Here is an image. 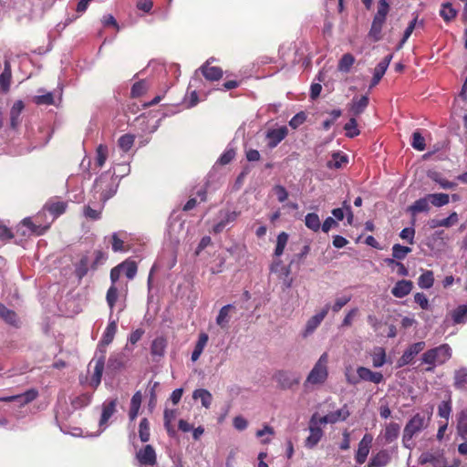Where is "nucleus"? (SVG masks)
Wrapping results in <instances>:
<instances>
[{
	"instance_id": "1",
	"label": "nucleus",
	"mask_w": 467,
	"mask_h": 467,
	"mask_svg": "<svg viewBox=\"0 0 467 467\" xmlns=\"http://www.w3.org/2000/svg\"><path fill=\"white\" fill-rule=\"evenodd\" d=\"M451 356V348L448 344H441L424 352L421 356V362L428 365L425 371L433 372L436 366L443 365Z\"/></svg>"
},
{
	"instance_id": "2",
	"label": "nucleus",
	"mask_w": 467,
	"mask_h": 467,
	"mask_svg": "<svg viewBox=\"0 0 467 467\" xmlns=\"http://www.w3.org/2000/svg\"><path fill=\"white\" fill-rule=\"evenodd\" d=\"M328 354L324 352L308 373L304 386L305 388L322 386L328 378Z\"/></svg>"
},
{
	"instance_id": "3",
	"label": "nucleus",
	"mask_w": 467,
	"mask_h": 467,
	"mask_svg": "<svg viewBox=\"0 0 467 467\" xmlns=\"http://www.w3.org/2000/svg\"><path fill=\"white\" fill-rule=\"evenodd\" d=\"M429 420L430 418H425L424 415L417 413L407 422L402 436L404 447L408 449L412 447V438L427 428Z\"/></svg>"
},
{
	"instance_id": "4",
	"label": "nucleus",
	"mask_w": 467,
	"mask_h": 467,
	"mask_svg": "<svg viewBox=\"0 0 467 467\" xmlns=\"http://www.w3.org/2000/svg\"><path fill=\"white\" fill-rule=\"evenodd\" d=\"M115 171L110 173L107 171L102 173L99 178L95 181L94 189L100 193L101 199L105 202L111 198L117 192L119 183L114 178Z\"/></svg>"
},
{
	"instance_id": "5",
	"label": "nucleus",
	"mask_w": 467,
	"mask_h": 467,
	"mask_svg": "<svg viewBox=\"0 0 467 467\" xmlns=\"http://www.w3.org/2000/svg\"><path fill=\"white\" fill-rule=\"evenodd\" d=\"M329 310L330 305L326 304L319 312L316 313L309 319H307L304 328L301 331V336L303 338H307L308 337L314 334V332L321 325L322 321L328 314Z\"/></svg>"
},
{
	"instance_id": "6",
	"label": "nucleus",
	"mask_w": 467,
	"mask_h": 467,
	"mask_svg": "<svg viewBox=\"0 0 467 467\" xmlns=\"http://www.w3.org/2000/svg\"><path fill=\"white\" fill-rule=\"evenodd\" d=\"M419 462L420 464L431 463L433 467H459V465H460L459 460H454L452 465H448L442 453H441L439 451L422 452L419 458Z\"/></svg>"
},
{
	"instance_id": "7",
	"label": "nucleus",
	"mask_w": 467,
	"mask_h": 467,
	"mask_svg": "<svg viewBox=\"0 0 467 467\" xmlns=\"http://www.w3.org/2000/svg\"><path fill=\"white\" fill-rule=\"evenodd\" d=\"M321 425L318 422L317 414H314L310 420L309 431L310 434L306 440V446L308 448H314L321 440L323 436V431L319 427Z\"/></svg>"
},
{
	"instance_id": "8",
	"label": "nucleus",
	"mask_w": 467,
	"mask_h": 467,
	"mask_svg": "<svg viewBox=\"0 0 467 467\" xmlns=\"http://www.w3.org/2000/svg\"><path fill=\"white\" fill-rule=\"evenodd\" d=\"M425 342L420 341L414 344H411L402 354V356L398 360V367H404L414 359V358L421 352L425 348Z\"/></svg>"
},
{
	"instance_id": "9",
	"label": "nucleus",
	"mask_w": 467,
	"mask_h": 467,
	"mask_svg": "<svg viewBox=\"0 0 467 467\" xmlns=\"http://www.w3.org/2000/svg\"><path fill=\"white\" fill-rule=\"evenodd\" d=\"M118 404L117 399L107 400L102 404V411L99 426L103 431L108 427V421L110 417L116 412V407Z\"/></svg>"
},
{
	"instance_id": "10",
	"label": "nucleus",
	"mask_w": 467,
	"mask_h": 467,
	"mask_svg": "<svg viewBox=\"0 0 467 467\" xmlns=\"http://www.w3.org/2000/svg\"><path fill=\"white\" fill-rule=\"evenodd\" d=\"M358 384L360 381H368L374 384H379L383 381L381 372L372 371L370 368L359 366L357 368Z\"/></svg>"
},
{
	"instance_id": "11",
	"label": "nucleus",
	"mask_w": 467,
	"mask_h": 467,
	"mask_svg": "<svg viewBox=\"0 0 467 467\" xmlns=\"http://www.w3.org/2000/svg\"><path fill=\"white\" fill-rule=\"evenodd\" d=\"M278 386L284 389H291L299 383V379L289 371L280 370L274 376Z\"/></svg>"
},
{
	"instance_id": "12",
	"label": "nucleus",
	"mask_w": 467,
	"mask_h": 467,
	"mask_svg": "<svg viewBox=\"0 0 467 467\" xmlns=\"http://www.w3.org/2000/svg\"><path fill=\"white\" fill-rule=\"evenodd\" d=\"M373 436L371 434H365L358 443V448L356 452L355 460L358 463L362 464L366 462L369 453Z\"/></svg>"
},
{
	"instance_id": "13",
	"label": "nucleus",
	"mask_w": 467,
	"mask_h": 467,
	"mask_svg": "<svg viewBox=\"0 0 467 467\" xmlns=\"http://www.w3.org/2000/svg\"><path fill=\"white\" fill-rule=\"evenodd\" d=\"M288 134V130L285 126L277 129L268 130L266 132L267 146L270 149L275 148Z\"/></svg>"
},
{
	"instance_id": "14",
	"label": "nucleus",
	"mask_w": 467,
	"mask_h": 467,
	"mask_svg": "<svg viewBox=\"0 0 467 467\" xmlns=\"http://www.w3.org/2000/svg\"><path fill=\"white\" fill-rule=\"evenodd\" d=\"M348 416H349V411L348 410L347 405H345L341 409H339L336 411H332L323 417L317 418V420L320 424H327V423L333 424L337 421L346 420Z\"/></svg>"
},
{
	"instance_id": "15",
	"label": "nucleus",
	"mask_w": 467,
	"mask_h": 467,
	"mask_svg": "<svg viewBox=\"0 0 467 467\" xmlns=\"http://www.w3.org/2000/svg\"><path fill=\"white\" fill-rule=\"evenodd\" d=\"M137 460L140 465L153 466L156 464V452L151 445H146L136 454Z\"/></svg>"
},
{
	"instance_id": "16",
	"label": "nucleus",
	"mask_w": 467,
	"mask_h": 467,
	"mask_svg": "<svg viewBox=\"0 0 467 467\" xmlns=\"http://www.w3.org/2000/svg\"><path fill=\"white\" fill-rule=\"evenodd\" d=\"M239 212H221L220 221L213 226V232L215 234L221 233L229 223H234L239 216Z\"/></svg>"
},
{
	"instance_id": "17",
	"label": "nucleus",
	"mask_w": 467,
	"mask_h": 467,
	"mask_svg": "<svg viewBox=\"0 0 467 467\" xmlns=\"http://www.w3.org/2000/svg\"><path fill=\"white\" fill-rule=\"evenodd\" d=\"M400 426L396 422H389L386 424L385 429L379 436V439L382 437L385 444H389L396 441L400 435Z\"/></svg>"
},
{
	"instance_id": "18",
	"label": "nucleus",
	"mask_w": 467,
	"mask_h": 467,
	"mask_svg": "<svg viewBox=\"0 0 467 467\" xmlns=\"http://www.w3.org/2000/svg\"><path fill=\"white\" fill-rule=\"evenodd\" d=\"M453 387L467 392V367L462 366L453 371Z\"/></svg>"
},
{
	"instance_id": "19",
	"label": "nucleus",
	"mask_w": 467,
	"mask_h": 467,
	"mask_svg": "<svg viewBox=\"0 0 467 467\" xmlns=\"http://www.w3.org/2000/svg\"><path fill=\"white\" fill-rule=\"evenodd\" d=\"M24 108L25 105L22 100L16 101L12 106L10 109V127L13 130H16L20 126L22 122L21 114Z\"/></svg>"
},
{
	"instance_id": "20",
	"label": "nucleus",
	"mask_w": 467,
	"mask_h": 467,
	"mask_svg": "<svg viewBox=\"0 0 467 467\" xmlns=\"http://www.w3.org/2000/svg\"><path fill=\"white\" fill-rule=\"evenodd\" d=\"M413 287V284L410 280L398 281L393 286L391 293L397 298H402L408 296Z\"/></svg>"
},
{
	"instance_id": "21",
	"label": "nucleus",
	"mask_w": 467,
	"mask_h": 467,
	"mask_svg": "<svg viewBox=\"0 0 467 467\" xmlns=\"http://www.w3.org/2000/svg\"><path fill=\"white\" fill-rule=\"evenodd\" d=\"M234 306L231 304L223 306L216 317V324L223 329H227L231 320V311Z\"/></svg>"
},
{
	"instance_id": "22",
	"label": "nucleus",
	"mask_w": 467,
	"mask_h": 467,
	"mask_svg": "<svg viewBox=\"0 0 467 467\" xmlns=\"http://www.w3.org/2000/svg\"><path fill=\"white\" fill-rule=\"evenodd\" d=\"M389 462V452L387 450H381L370 458L368 467H385Z\"/></svg>"
},
{
	"instance_id": "23",
	"label": "nucleus",
	"mask_w": 467,
	"mask_h": 467,
	"mask_svg": "<svg viewBox=\"0 0 467 467\" xmlns=\"http://www.w3.org/2000/svg\"><path fill=\"white\" fill-rule=\"evenodd\" d=\"M4 64V70L0 74V87L4 92H7L10 88L12 70L10 62L8 60H5Z\"/></svg>"
},
{
	"instance_id": "24",
	"label": "nucleus",
	"mask_w": 467,
	"mask_h": 467,
	"mask_svg": "<svg viewBox=\"0 0 467 467\" xmlns=\"http://www.w3.org/2000/svg\"><path fill=\"white\" fill-rule=\"evenodd\" d=\"M94 362V372L91 377L90 385L93 388H97L101 382V378L104 370V357L96 359Z\"/></svg>"
},
{
	"instance_id": "25",
	"label": "nucleus",
	"mask_w": 467,
	"mask_h": 467,
	"mask_svg": "<svg viewBox=\"0 0 467 467\" xmlns=\"http://www.w3.org/2000/svg\"><path fill=\"white\" fill-rule=\"evenodd\" d=\"M368 105V96H362L359 99L354 98L352 99V103L350 104L349 110L351 114L356 117L360 115Z\"/></svg>"
},
{
	"instance_id": "26",
	"label": "nucleus",
	"mask_w": 467,
	"mask_h": 467,
	"mask_svg": "<svg viewBox=\"0 0 467 467\" xmlns=\"http://www.w3.org/2000/svg\"><path fill=\"white\" fill-rule=\"evenodd\" d=\"M208 340H209V337L206 333L199 334L198 340H197L194 349L192 353V357H191L192 361L195 362L199 359L204 348L207 345Z\"/></svg>"
},
{
	"instance_id": "27",
	"label": "nucleus",
	"mask_w": 467,
	"mask_h": 467,
	"mask_svg": "<svg viewBox=\"0 0 467 467\" xmlns=\"http://www.w3.org/2000/svg\"><path fill=\"white\" fill-rule=\"evenodd\" d=\"M0 317L7 324L17 327L19 319L15 311L7 308L5 305L0 303Z\"/></svg>"
},
{
	"instance_id": "28",
	"label": "nucleus",
	"mask_w": 467,
	"mask_h": 467,
	"mask_svg": "<svg viewBox=\"0 0 467 467\" xmlns=\"http://www.w3.org/2000/svg\"><path fill=\"white\" fill-rule=\"evenodd\" d=\"M372 366L374 368H381L387 362L386 351L381 347H376L370 353Z\"/></svg>"
},
{
	"instance_id": "29",
	"label": "nucleus",
	"mask_w": 467,
	"mask_h": 467,
	"mask_svg": "<svg viewBox=\"0 0 467 467\" xmlns=\"http://www.w3.org/2000/svg\"><path fill=\"white\" fill-rule=\"evenodd\" d=\"M430 199L428 198V194L423 197V198H420L419 200H417L416 202H414V203L412 205H410L409 207V211L412 213V214H416V213H427L430 211Z\"/></svg>"
},
{
	"instance_id": "30",
	"label": "nucleus",
	"mask_w": 467,
	"mask_h": 467,
	"mask_svg": "<svg viewBox=\"0 0 467 467\" xmlns=\"http://www.w3.org/2000/svg\"><path fill=\"white\" fill-rule=\"evenodd\" d=\"M117 332V321L111 320V316L109 317V324L103 333L102 338H101V344L103 345H109L112 342L115 334Z\"/></svg>"
},
{
	"instance_id": "31",
	"label": "nucleus",
	"mask_w": 467,
	"mask_h": 467,
	"mask_svg": "<svg viewBox=\"0 0 467 467\" xmlns=\"http://www.w3.org/2000/svg\"><path fill=\"white\" fill-rule=\"evenodd\" d=\"M167 348V340L163 337H156L150 347V353L152 356L162 357Z\"/></svg>"
},
{
	"instance_id": "32",
	"label": "nucleus",
	"mask_w": 467,
	"mask_h": 467,
	"mask_svg": "<svg viewBox=\"0 0 467 467\" xmlns=\"http://www.w3.org/2000/svg\"><path fill=\"white\" fill-rule=\"evenodd\" d=\"M192 398L194 400L199 399L202 402V405L206 409L210 408L213 401V396L211 392L205 389H195L192 393Z\"/></svg>"
},
{
	"instance_id": "33",
	"label": "nucleus",
	"mask_w": 467,
	"mask_h": 467,
	"mask_svg": "<svg viewBox=\"0 0 467 467\" xmlns=\"http://www.w3.org/2000/svg\"><path fill=\"white\" fill-rule=\"evenodd\" d=\"M202 75L208 80H218L223 76V70L218 67H209L208 65H203L201 67Z\"/></svg>"
},
{
	"instance_id": "34",
	"label": "nucleus",
	"mask_w": 467,
	"mask_h": 467,
	"mask_svg": "<svg viewBox=\"0 0 467 467\" xmlns=\"http://www.w3.org/2000/svg\"><path fill=\"white\" fill-rule=\"evenodd\" d=\"M458 14V11L454 9L451 3L446 2L441 4V8L440 10V16L442 19L449 23L452 21Z\"/></svg>"
},
{
	"instance_id": "35",
	"label": "nucleus",
	"mask_w": 467,
	"mask_h": 467,
	"mask_svg": "<svg viewBox=\"0 0 467 467\" xmlns=\"http://www.w3.org/2000/svg\"><path fill=\"white\" fill-rule=\"evenodd\" d=\"M109 156V148L105 144H99L96 149V166L101 168L104 166Z\"/></svg>"
},
{
	"instance_id": "36",
	"label": "nucleus",
	"mask_w": 467,
	"mask_h": 467,
	"mask_svg": "<svg viewBox=\"0 0 467 467\" xmlns=\"http://www.w3.org/2000/svg\"><path fill=\"white\" fill-rule=\"evenodd\" d=\"M385 23V20L382 18H379L374 16L371 28L369 30V36L375 40L378 41L381 38V30L382 26Z\"/></svg>"
},
{
	"instance_id": "37",
	"label": "nucleus",
	"mask_w": 467,
	"mask_h": 467,
	"mask_svg": "<svg viewBox=\"0 0 467 467\" xmlns=\"http://www.w3.org/2000/svg\"><path fill=\"white\" fill-rule=\"evenodd\" d=\"M121 273H124L129 279H133L137 274V265L134 261L126 260L119 265Z\"/></svg>"
},
{
	"instance_id": "38",
	"label": "nucleus",
	"mask_w": 467,
	"mask_h": 467,
	"mask_svg": "<svg viewBox=\"0 0 467 467\" xmlns=\"http://www.w3.org/2000/svg\"><path fill=\"white\" fill-rule=\"evenodd\" d=\"M289 235L285 232H282L277 235L276 245L274 252L275 256L280 257L287 244Z\"/></svg>"
},
{
	"instance_id": "39",
	"label": "nucleus",
	"mask_w": 467,
	"mask_h": 467,
	"mask_svg": "<svg viewBox=\"0 0 467 467\" xmlns=\"http://www.w3.org/2000/svg\"><path fill=\"white\" fill-rule=\"evenodd\" d=\"M305 224L306 226L314 231H319L321 227V222L319 216L316 213H309L305 217Z\"/></svg>"
},
{
	"instance_id": "40",
	"label": "nucleus",
	"mask_w": 467,
	"mask_h": 467,
	"mask_svg": "<svg viewBox=\"0 0 467 467\" xmlns=\"http://www.w3.org/2000/svg\"><path fill=\"white\" fill-rule=\"evenodd\" d=\"M66 203L63 202H50L45 205V209L47 210L54 218L59 216L66 211Z\"/></svg>"
},
{
	"instance_id": "41",
	"label": "nucleus",
	"mask_w": 467,
	"mask_h": 467,
	"mask_svg": "<svg viewBox=\"0 0 467 467\" xmlns=\"http://www.w3.org/2000/svg\"><path fill=\"white\" fill-rule=\"evenodd\" d=\"M428 198L435 207H441L449 203L450 196L447 193H430Z\"/></svg>"
},
{
	"instance_id": "42",
	"label": "nucleus",
	"mask_w": 467,
	"mask_h": 467,
	"mask_svg": "<svg viewBox=\"0 0 467 467\" xmlns=\"http://www.w3.org/2000/svg\"><path fill=\"white\" fill-rule=\"evenodd\" d=\"M434 276L431 271H425L421 274L418 280V285L420 288L429 289L433 285Z\"/></svg>"
},
{
	"instance_id": "43",
	"label": "nucleus",
	"mask_w": 467,
	"mask_h": 467,
	"mask_svg": "<svg viewBox=\"0 0 467 467\" xmlns=\"http://www.w3.org/2000/svg\"><path fill=\"white\" fill-rule=\"evenodd\" d=\"M451 317L456 324L465 323L467 321V305L459 306L453 310Z\"/></svg>"
},
{
	"instance_id": "44",
	"label": "nucleus",
	"mask_w": 467,
	"mask_h": 467,
	"mask_svg": "<svg viewBox=\"0 0 467 467\" xmlns=\"http://www.w3.org/2000/svg\"><path fill=\"white\" fill-rule=\"evenodd\" d=\"M354 62H355V57L351 54L347 53V54L343 55L342 57L340 58V60L338 62L337 68L339 71L347 73L350 70Z\"/></svg>"
},
{
	"instance_id": "45",
	"label": "nucleus",
	"mask_w": 467,
	"mask_h": 467,
	"mask_svg": "<svg viewBox=\"0 0 467 467\" xmlns=\"http://www.w3.org/2000/svg\"><path fill=\"white\" fill-rule=\"evenodd\" d=\"M457 431L462 439L467 438V411H462L458 416Z\"/></svg>"
},
{
	"instance_id": "46",
	"label": "nucleus",
	"mask_w": 467,
	"mask_h": 467,
	"mask_svg": "<svg viewBox=\"0 0 467 467\" xmlns=\"http://www.w3.org/2000/svg\"><path fill=\"white\" fill-rule=\"evenodd\" d=\"M388 68V64L386 62H379L374 69L373 78L371 81L370 87L376 86L382 77L384 76L386 70Z\"/></svg>"
},
{
	"instance_id": "47",
	"label": "nucleus",
	"mask_w": 467,
	"mask_h": 467,
	"mask_svg": "<svg viewBox=\"0 0 467 467\" xmlns=\"http://www.w3.org/2000/svg\"><path fill=\"white\" fill-rule=\"evenodd\" d=\"M139 435L142 442H147L150 440V423L146 418H143L140 422Z\"/></svg>"
},
{
	"instance_id": "48",
	"label": "nucleus",
	"mask_w": 467,
	"mask_h": 467,
	"mask_svg": "<svg viewBox=\"0 0 467 467\" xmlns=\"http://www.w3.org/2000/svg\"><path fill=\"white\" fill-rule=\"evenodd\" d=\"M135 137L130 134H124L122 135L119 140L118 144L119 147L125 152L129 151L131 147L133 146Z\"/></svg>"
},
{
	"instance_id": "49",
	"label": "nucleus",
	"mask_w": 467,
	"mask_h": 467,
	"mask_svg": "<svg viewBox=\"0 0 467 467\" xmlns=\"http://www.w3.org/2000/svg\"><path fill=\"white\" fill-rule=\"evenodd\" d=\"M344 130L346 131V136L349 138H354L359 134V130L358 129V123L355 117L351 118L348 122L345 124Z\"/></svg>"
},
{
	"instance_id": "50",
	"label": "nucleus",
	"mask_w": 467,
	"mask_h": 467,
	"mask_svg": "<svg viewBox=\"0 0 467 467\" xmlns=\"http://www.w3.org/2000/svg\"><path fill=\"white\" fill-rule=\"evenodd\" d=\"M411 252V249L408 246H403L400 244H394L392 247V255L395 259L402 260L404 259L408 254Z\"/></svg>"
},
{
	"instance_id": "51",
	"label": "nucleus",
	"mask_w": 467,
	"mask_h": 467,
	"mask_svg": "<svg viewBox=\"0 0 467 467\" xmlns=\"http://www.w3.org/2000/svg\"><path fill=\"white\" fill-rule=\"evenodd\" d=\"M411 146L417 150H420V151H422L425 150L426 148V145H425V140L424 138L422 137V135L420 134V131H414L412 133V140H411Z\"/></svg>"
},
{
	"instance_id": "52",
	"label": "nucleus",
	"mask_w": 467,
	"mask_h": 467,
	"mask_svg": "<svg viewBox=\"0 0 467 467\" xmlns=\"http://www.w3.org/2000/svg\"><path fill=\"white\" fill-rule=\"evenodd\" d=\"M118 299V289L115 285H110L108 289L106 300L110 309V315L112 314L113 307Z\"/></svg>"
},
{
	"instance_id": "53",
	"label": "nucleus",
	"mask_w": 467,
	"mask_h": 467,
	"mask_svg": "<svg viewBox=\"0 0 467 467\" xmlns=\"http://www.w3.org/2000/svg\"><path fill=\"white\" fill-rule=\"evenodd\" d=\"M351 300V295H344L342 296L337 297L333 306H330V309L337 313L341 310L343 306H345Z\"/></svg>"
},
{
	"instance_id": "54",
	"label": "nucleus",
	"mask_w": 467,
	"mask_h": 467,
	"mask_svg": "<svg viewBox=\"0 0 467 467\" xmlns=\"http://www.w3.org/2000/svg\"><path fill=\"white\" fill-rule=\"evenodd\" d=\"M37 395V390L31 389L22 394L17 395L19 397L18 401L21 402V404H27L36 399Z\"/></svg>"
},
{
	"instance_id": "55",
	"label": "nucleus",
	"mask_w": 467,
	"mask_h": 467,
	"mask_svg": "<svg viewBox=\"0 0 467 467\" xmlns=\"http://www.w3.org/2000/svg\"><path fill=\"white\" fill-rule=\"evenodd\" d=\"M346 162H348L347 156L341 155L339 152H337L332 155V160L328 161L327 165L330 168L338 169L342 166V163Z\"/></svg>"
},
{
	"instance_id": "56",
	"label": "nucleus",
	"mask_w": 467,
	"mask_h": 467,
	"mask_svg": "<svg viewBox=\"0 0 467 467\" xmlns=\"http://www.w3.org/2000/svg\"><path fill=\"white\" fill-rule=\"evenodd\" d=\"M34 102L37 105H52L54 104V97L51 92H47L44 95H38L34 97Z\"/></svg>"
},
{
	"instance_id": "57",
	"label": "nucleus",
	"mask_w": 467,
	"mask_h": 467,
	"mask_svg": "<svg viewBox=\"0 0 467 467\" xmlns=\"http://www.w3.org/2000/svg\"><path fill=\"white\" fill-rule=\"evenodd\" d=\"M389 10V5L387 0H379L378 5V11L375 15L376 17L386 20V16Z\"/></svg>"
},
{
	"instance_id": "58",
	"label": "nucleus",
	"mask_w": 467,
	"mask_h": 467,
	"mask_svg": "<svg viewBox=\"0 0 467 467\" xmlns=\"http://www.w3.org/2000/svg\"><path fill=\"white\" fill-rule=\"evenodd\" d=\"M416 24H417V18L413 19L409 24V26L405 29L403 37H402V39L400 40V44L398 46V49H400L403 47V45L406 43V41L409 39V37L411 36L413 30L415 29Z\"/></svg>"
},
{
	"instance_id": "59",
	"label": "nucleus",
	"mask_w": 467,
	"mask_h": 467,
	"mask_svg": "<svg viewBox=\"0 0 467 467\" xmlns=\"http://www.w3.org/2000/svg\"><path fill=\"white\" fill-rule=\"evenodd\" d=\"M147 90V84L145 81H139L133 84L131 88V96L136 98L141 96Z\"/></svg>"
},
{
	"instance_id": "60",
	"label": "nucleus",
	"mask_w": 467,
	"mask_h": 467,
	"mask_svg": "<svg viewBox=\"0 0 467 467\" xmlns=\"http://www.w3.org/2000/svg\"><path fill=\"white\" fill-rule=\"evenodd\" d=\"M451 412V403L448 401H442L438 408V414L440 417L444 418L446 420L449 419Z\"/></svg>"
},
{
	"instance_id": "61",
	"label": "nucleus",
	"mask_w": 467,
	"mask_h": 467,
	"mask_svg": "<svg viewBox=\"0 0 467 467\" xmlns=\"http://www.w3.org/2000/svg\"><path fill=\"white\" fill-rule=\"evenodd\" d=\"M235 156V150L233 148H227L225 151L219 158V162L222 165L228 164L233 161Z\"/></svg>"
},
{
	"instance_id": "62",
	"label": "nucleus",
	"mask_w": 467,
	"mask_h": 467,
	"mask_svg": "<svg viewBox=\"0 0 467 467\" xmlns=\"http://www.w3.org/2000/svg\"><path fill=\"white\" fill-rule=\"evenodd\" d=\"M431 178L443 189H454L457 186L455 182H449L448 180L440 177L438 174H435Z\"/></svg>"
},
{
	"instance_id": "63",
	"label": "nucleus",
	"mask_w": 467,
	"mask_h": 467,
	"mask_svg": "<svg viewBox=\"0 0 467 467\" xmlns=\"http://www.w3.org/2000/svg\"><path fill=\"white\" fill-rule=\"evenodd\" d=\"M22 224L28 227L32 233H36V234H42L44 232V228H41L40 225H36L31 218H25L22 221Z\"/></svg>"
},
{
	"instance_id": "64",
	"label": "nucleus",
	"mask_w": 467,
	"mask_h": 467,
	"mask_svg": "<svg viewBox=\"0 0 467 467\" xmlns=\"http://www.w3.org/2000/svg\"><path fill=\"white\" fill-rule=\"evenodd\" d=\"M344 375H345L347 383H348L349 385H357L358 384V374L357 375L353 374V368L351 366H348L345 368Z\"/></svg>"
}]
</instances>
